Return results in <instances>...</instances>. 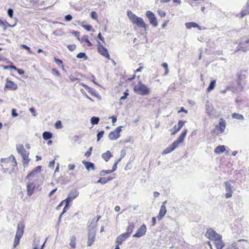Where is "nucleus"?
<instances>
[{
    "label": "nucleus",
    "mask_w": 249,
    "mask_h": 249,
    "mask_svg": "<svg viewBox=\"0 0 249 249\" xmlns=\"http://www.w3.org/2000/svg\"><path fill=\"white\" fill-rule=\"evenodd\" d=\"M1 162L2 169L4 172L13 170L17 165L16 160L13 155H11L7 158L2 159Z\"/></svg>",
    "instance_id": "obj_1"
},
{
    "label": "nucleus",
    "mask_w": 249,
    "mask_h": 249,
    "mask_svg": "<svg viewBox=\"0 0 249 249\" xmlns=\"http://www.w3.org/2000/svg\"><path fill=\"white\" fill-rule=\"evenodd\" d=\"M187 133V129H184L182 131L181 133L180 134V135L177 138V139L176 141H175L172 143V144H171L170 146H169L168 147H167L164 150V151H163V154H169L171 153L172 151H173L176 148L178 147L179 144L183 142Z\"/></svg>",
    "instance_id": "obj_2"
},
{
    "label": "nucleus",
    "mask_w": 249,
    "mask_h": 249,
    "mask_svg": "<svg viewBox=\"0 0 249 249\" xmlns=\"http://www.w3.org/2000/svg\"><path fill=\"white\" fill-rule=\"evenodd\" d=\"M127 15L133 24L136 25L139 28L143 29L145 31L147 30V25L142 18L137 17L130 10L127 12Z\"/></svg>",
    "instance_id": "obj_3"
},
{
    "label": "nucleus",
    "mask_w": 249,
    "mask_h": 249,
    "mask_svg": "<svg viewBox=\"0 0 249 249\" xmlns=\"http://www.w3.org/2000/svg\"><path fill=\"white\" fill-rule=\"evenodd\" d=\"M16 149L18 154H20L22 157V163L24 167L28 166L30 159L29 158V152L26 151L24 146L22 144H17Z\"/></svg>",
    "instance_id": "obj_4"
},
{
    "label": "nucleus",
    "mask_w": 249,
    "mask_h": 249,
    "mask_svg": "<svg viewBox=\"0 0 249 249\" xmlns=\"http://www.w3.org/2000/svg\"><path fill=\"white\" fill-rule=\"evenodd\" d=\"M227 249H249V242L244 239H240L228 245Z\"/></svg>",
    "instance_id": "obj_5"
},
{
    "label": "nucleus",
    "mask_w": 249,
    "mask_h": 249,
    "mask_svg": "<svg viewBox=\"0 0 249 249\" xmlns=\"http://www.w3.org/2000/svg\"><path fill=\"white\" fill-rule=\"evenodd\" d=\"M237 84L238 89L240 90H242L245 85H246L247 78V71H240L237 73Z\"/></svg>",
    "instance_id": "obj_6"
},
{
    "label": "nucleus",
    "mask_w": 249,
    "mask_h": 249,
    "mask_svg": "<svg viewBox=\"0 0 249 249\" xmlns=\"http://www.w3.org/2000/svg\"><path fill=\"white\" fill-rule=\"evenodd\" d=\"M24 228L25 226L23 222H19L18 224L17 230L13 244V246L14 248L16 247L19 244L20 239L23 234Z\"/></svg>",
    "instance_id": "obj_7"
},
{
    "label": "nucleus",
    "mask_w": 249,
    "mask_h": 249,
    "mask_svg": "<svg viewBox=\"0 0 249 249\" xmlns=\"http://www.w3.org/2000/svg\"><path fill=\"white\" fill-rule=\"evenodd\" d=\"M134 91L141 95H148L150 93V89L141 82L134 87Z\"/></svg>",
    "instance_id": "obj_8"
},
{
    "label": "nucleus",
    "mask_w": 249,
    "mask_h": 249,
    "mask_svg": "<svg viewBox=\"0 0 249 249\" xmlns=\"http://www.w3.org/2000/svg\"><path fill=\"white\" fill-rule=\"evenodd\" d=\"M222 235L217 237V238L212 241L207 242V244L211 249H222L225 246V243L222 240Z\"/></svg>",
    "instance_id": "obj_9"
},
{
    "label": "nucleus",
    "mask_w": 249,
    "mask_h": 249,
    "mask_svg": "<svg viewBox=\"0 0 249 249\" xmlns=\"http://www.w3.org/2000/svg\"><path fill=\"white\" fill-rule=\"evenodd\" d=\"M226 124L225 120L223 118H220L218 124L216 125L213 129V133L216 135L223 133L226 128Z\"/></svg>",
    "instance_id": "obj_10"
},
{
    "label": "nucleus",
    "mask_w": 249,
    "mask_h": 249,
    "mask_svg": "<svg viewBox=\"0 0 249 249\" xmlns=\"http://www.w3.org/2000/svg\"><path fill=\"white\" fill-rule=\"evenodd\" d=\"M97 52L102 56L105 57L108 60L110 59V54L107 49L104 47L100 42H98L97 45Z\"/></svg>",
    "instance_id": "obj_11"
},
{
    "label": "nucleus",
    "mask_w": 249,
    "mask_h": 249,
    "mask_svg": "<svg viewBox=\"0 0 249 249\" xmlns=\"http://www.w3.org/2000/svg\"><path fill=\"white\" fill-rule=\"evenodd\" d=\"M122 127L123 126H119L117 127L115 130L111 131L108 134V138L111 141H114L120 138Z\"/></svg>",
    "instance_id": "obj_12"
},
{
    "label": "nucleus",
    "mask_w": 249,
    "mask_h": 249,
    "mask_svg": "<svg viewBox=\"0 0 249 249\" xmlns=\"http://www.w3.org/2000/svg\"><path fill=\"white\" fill-rule=\"evenodd\" d=\"M18 86L14 81L10 80L8 78L6 79V83L4 87V90H16L18 89Z\"/></svg>",
    "instance_id": "obj_13"
},
{
    "label": "nucleus",
    "mask_w": 249,
    "mask_h": 249,
    "mask_svg": "<svg viewBox=\"0 0 249 249\" xmlns=\"http://www.w3.org/2000/svg\"><path fill=\"white\" fill-rule=\"evenodd\" d=\"M205 236L209 239L212 241L217 238V237L221 235L217 233L212 228H209L207 230L205 234Z\"/></svg>",
    "instance_id": "obj_14"
},
{
    "label": "nucleus",
    "mask_w": 249,
    "mask_h": 249,
    "mask_svg": "<svg viewBox=\"0 0 249 249\" xmlns=\"http://www.w3.org/2000/svg\"><path fill=\"white\" fill-rule=\"evenodd\" d=\"M145 15L149 19V21L154 27H156L158 25L157 19L155 16V15L150 11H147L146 12Z\"/></svg>",
    "instance_id": "obj_15"
},
{
    "label": "nucleus",
    "mask_w": 249,
    "mask_h": 249,
    "mask_svg": "<svg viewBox=\"0 0 249 249\" xmlns=\"http://www.w3.org/2000/svg\"><path fill=\"white\" fill-rule=\"evenodd\" d=\"M237 51H241L243 52H246L249 50V39H243L242 41L240 43L238 47Z\"/></svg>",
    "instance_id": "obj_16"
},
{
    "label": "nucleus",
    "mask_w": 249,
    "mask_h": 249,
    "mask_svg": "<svg viewBox=\"0 0 249 249\" xmlns=\"http://www.w3.org/2000/svg\"><path fill=\"white\" fill-rule=\"evenodd\" d=\"M225 186V190L226 191V193L225 194V197L226 198H231L232 196L233 190H232V186L231 184L229 181H226L224 182Z\"/></svg>",
    "instance_id": "obj_17"
},
{
    "label": "nucleus",
    "mask_w": 249,
    "mask_h": 249,
    "mask_svg": "<svg viewBox=\"0 0 249 249\" xmlns=\"http://www.w3.org/2000/svg\"><path fill=\"white\" fill-rule=\"evenodd\" d=\"M146 227L145 224H142L137 230V232L133 235V237H141L143 236L146 232Z\"/></svg>",
    "instance_id": "obj_18"
},
{
    "label": "nucleus",
    "mask_w": 249,
    "mask_h": 249,
    "mask_svg": "<svg viewBox=\"0 0 249 249\" xmlns=\"http://www.w3.org/2000/svg\"><path fill=\"white\" fill-rule=\"evenodd\" d=\"M167 201L165 200L162 202V205L160 207V210L159 214L157 216V218L159 220H160L165 215L166 213L167 210L166 208V204Z\"/></svg>",
    "instance_id": "obj_19"
},
{
    "label": "nucleus",
    "mask_w": 249,
    "mask_h": 249,
    "mask_svg": "<svg viewBox=\"0 0 249 249\" xmlns=\"http://www.w3.org/2000/svg\"><path fill=\"white\" fill-rule=\"evenodd\" d=\"M42 166L40 165L36 167L31 172L27 175L26 178L29 179L31 178H35L40 172Z\"/></svg>",
    "instance_id": "obj_20"
},
{
    "label": "nucleus",
    "mask_w": 249,
    "mask_h": 249,
    "mask_svg": "<svg viewBox=\"0 0 249 249\" xmlns=\"http://www.w3.org/2000/svg\"><path fill=\"white\" fill-rule=\"evenodd\" d=\"M96 232L95 231H90L88 235L87 245L91 246L95 240Z\"/></svg>",
    "instance_id": "obj_21"
},
{
    "label": "nucleus",
    "mask_w": 249,
    "mask_h": 249,
    "mask_svg": "<svg viewBox=\"0 0 249 249\" xmlns=\"http://www.w3.org/2000/svg\"><path fill=\"white\" fill-rule=\"evenodd\" d=\"M79 195L78 192L74 189L71 191L68 195V197L65 199L66 201L71 202L75 199Z\"/></svg>",
    "instance_id": "obj_22"
},
{
    "label": "nucleus",
    "mask_w": 249,
    "mask_h": 249,
    "mask_svg": "<svg viewBox=\"0 0 249 249\" xmlns=\"http://www.w3.org/2000/svg\"><path fill=\"white\" fill-rule=\"evenodd\" d=\"M185 123V121L179 120L178 124V127L177 125H175L174 126V130L172 131L171 135H175L179 130H180V129L182 127Z\"/></svg>",
    "instance_id": "obj_23"
},
{
    "label": "nucleus",
    "mask_w": 249,
    "mask_h": 249,
    "mask_svg": "<svg viewBox=\"0 0 249 249\" xmlns=\"http://www.w3.org/2000/svg\"><path fill=\"white\" fill-rule=\"evenodd\" d=\"M129 237L128 235L125 233H123L116 238V243L121 245L123 242L125 241Z\"/></svg>",
    "instance_id": "obj_24"
},
{
    "label": "nucleus",
    "mask_w": 249,
    "mask_h": 249,
    "mask_svg": "<svg viewBox=\"0 0 249 249\" xmlns=\"http://www.w3.org/2000/svg\"><path fill=\"white\" fill-rule=\"evenodd\" d=\"M36 187V185L34 182H30L27 185V194L29 196H31L34 193Z\"/></svg>",
    "instance_id": "obj_25"
},
{
    "label": "nucleus",
    "mask_w": 249,
    "mask_h": 249,
    "mask_svg": "<svg viewBox=\"0 0 249 249\" xmlns=\"http://www.w3.org/2000/svg\"><path fill=\"white\" fill-rule=\"evenodd\" d=\"M15 24L12 25L10 24L5 19H0V27L4 30H5L8 27L12 28L14 27Z\"/></svg>",
    "instance_id": "obj_26"
},
{
    "label": "nucleus",
    "mask_w": 249,
    "mask_h": 249,
    "mask_svg": "<svg viewBox=\"0 0 249 249\" xmlns=\"http://www.w3.org/2000/svg\"><path fill=\"white\" fill-rule=\"evenodd\" d=\"M135 228V224L133 222H130L127 228L126 232H124L125 234L130 236L132 233L133 230Z\"/></svg>",
    "instance_id": "obj_27"
},
{
    "label": "nucleus",
    "mask_w": 249,
    "mask_h": 249,
    "mask_svg": "<svg viewBox=\"0 0 249 249\" xmlns=\"http://www.w3.org/2000/svg\"><path fill=\"white\" fill-rule=\"evenodd\" d=\"M82 162L85 166V167L87 169V170H88V171H89L90 169L93 171L95 170L94 164L93 163L91 162L86 161L85 160L83 161Z\"/></svg>",
    "instance_id": "obj_28"
},
{
    "label": "nucleus",
    "mask_w": 249,
    "mask_h": 249,
    "mask_svg": "<svg viewBox=\"0 0 249 249\" xmlns=\"http://www.w3.org/2000/svg\"><path fill=\"white\" fill-rule=\"evenodd\" d=\"M112 157V154L109 150L102 154V158L106 161H108Z\"/></svg>",
    "instance_id": "obj_29"
},
{
    "label": "nucleus",
    "mask_w": 249,
    "mask_h": 249,
    "mask_svg": "<svg viewBox=\"0 0 249 249\" xmlns=\"http://www.w3.org/2000/svg\"><path fill=\"white\" fill-rule=\"evenodd\" d=\"M185 26L187 29L197 28L199 30H201V27L197 23L193 22H187L185 23Z\"/></svg>",
    "instance_id": "obj_30"
},
{
    "label": "nucleus",
    "mask_w": 249,
    "mask_h": 249,
    "mask_svg": "<svg viewBox=\"0 0 249 249\" xmlns=\"http://www.w3.org/2000/svg\"><path fill=\"white\" fill-rule=\"evenodd\" d=\"M226 148L224 145H219L215 148L214 153L217 154H220L224 152Z\"/></svg>",
    "instance_id": "obj_31"
},
{
    "label": "nucleus",
    "mask_w": 249,
    "mask_h": 249,
    "mask_svg": "<svg viewBox=\"0 0 249 249\" xmlns=\"http://www.w3.org/2000/svg\"><path fill=\"white\" fill-rule=\"evenodd\" d=\"M113 178L109 177L108 178H101L97 181V183L104 184L107 182L108 181L113 179Z\"/></svg>",
    "instance_id": "obj_32"
},
{
    "label": "nucleus",
    "mask_w": 249,
    "mask_h": 249,
    "mask_svg": "<svg viewBox=\"0 0 249 249\" xmlns=\"http://www.w3.org/2000/svg\"><path fill=\"white\" fill-rule=\"evenodd\" d=\"M53 137V134L50 132L45 131L43 133V138L44 140H48L51 139Z\"/></svg>",
    "instance_id": "obj_33"
},
{
    "label": "nucleus",
    "mask_w": 249,
    "mask_h": 249,
    "mask_svg": "<svg viewBox=\"0 0 249 249\" xmlns=\"http://www.w3.org/2000/svg\"><path fill=\"white\" fill-rule=\"evenodd\" d=\"M216 84V81L215 80H212L208 87V88L207 89V91L209 92L211 91L212 90H213Z\"/></svg>",
    "instance_id": "obj_34"
},
{
    "label": "nucleus",
    "mask_w": 249,
    "mask_h": 249,
    "mask_svg": "<svg viewBox=\"0 0 249 249\" xmlns=\"http://www.w3.org/2000/svg\"><path fill=\"white\" fill-rule=\"evenodd\" d=\"M232 118L239 120H243L244 119V117L243 115L237 113H232Z\"/></svg>",
    "instance_id": "obj_35"
},
{
    "label": "nucleus",
    "mask_w": 249,
    "mask_h": 249,
    "mask_svg": "<svg viewBox=\"0 0 249 249\" xmlns=\"http://www.w3.org/2000/svg\"><path fill=\"white\" fill-rule=\"evenodd\" d=\"M70 246L72 249H75L76 248V237L74 235H73L71 238Z\"/></svg>",
    "instance_id": "obj_36"
},
{
    "label": "nucleus",
    "mask_w": 249,
    "mask_h": 249,
    "mask_svg": "<svg viewBox=\"0 0 249 249\" xmlns=\"http://www.w3.org/2000/svg\"><path fill=\"white\" fill-rule=\"evenodd\" d=\"M85 21H83L81 24H80V25L84 28L85 30H86L88 31H90L92 30V26L90 25L84 24Z\"/></svg>",
    "instance_id": "obj_37"
},
{
    "label": "nucleus",
    "mask_w": 249,
    "mask_h": 249,
    "mask_svg": "<svg viewBox=\"0 0 249 249\" xmlns=\"http://www.w3.org/2000/svg\"><path fill=\"white\" fill-rule=\"evenodd\" d=\"M55 62L59 66H61L62 69H64V67L63 65V61L58 58H57L56 57H54V58Z\"/></svg>",
    "instance_id": "obj_38"
},
{
    "label": "nucleus",
    "mask_w": 249,
    "mask_h": 249,
    "mask_svg": "<svg viewBox=\"0 0 249 249\" xmlns=\"http://www.w3.org/2000/svg\"><path fill=\"white\" fill-rule=\"evenodd\" d=\"M76 57L78 58H84V60H87L88 59V57L86 56V53H79L76 55Z\"/></svg>",
    "instance_id": "obj_39"
},
{
    "label": "nucleus",
    "mask_w": 249,
    "mask_h": 249,
    "mask_svg": "<svg viewBox=\"0 0 249 249\" xmlns=\"http://www.w3.org/2000/svg\"><path fill=\"white\" fill-rule=\"evenodd\" d=\"M99 121V118L98 117H92L91 118V123L92 124H98Z\"/></svg>",
    "instance_id": "obj_40"
},
{
    "label": "nucleus",
    "mask_w": 249,
    "mask_h": 249,
    "mask_svg": "<svg viewBox=\"0 0 249 249\" xmlns=\"http://www.w3.org/2000/svg\"><path fill=\"white\" fill-rule=\"evenodd\" d=\"M161 65L165 70L164 75H167L169 73L168 64L166 63H163Z\"/></svg>",
    "instance_id": "obj_41"
},
{
    "label": "nucleus",
    "mask_w": 249,
    "mask_h": 249,
    "mask_svg": "<svg viewBox=\"0 0 249 249\" xmlns=\"http://www.w3.org/2000/svg\"><path fill=\"white\" fill-rule=\"evenodd\" d=\"M69 203L70 202H68V201H66L65 206L64 208H63V212L61 213L60 216L63 215L65 213H66L68 210Z\"/></svg>",
    "instance_id": "obj_42"
},
{
    "label": "nucleus",
    "mask_w": 249,
    "mask_h": 249,
    "mask_svg": "<svg viewBox=\"0 0 249 249\" xmlns=\"http://www.w3.org/2000/svg\"><path fill=\"white\" fill-rule=\"evenodd\" d=\"M90 17L94 20H96L98 18V15L95 11H92L90 13Z\"/></svg>",
    "instance_id": "obj_43"
},
{
    "label": "nucleus",
    "mask_w": 249,
    "mask_h": 249,
    "mask_svg": "<svg viewBox=\"0 0 249 249\" xmlns=\"http://www.w3.org/2000/svg\"><path fill=\"white\" fill-rule=\"evenodd\" d=\"M67 48L71 52L74 51L76 48L75 44H71L67 46Z\"/></svg>",
    "instance_id": "obj_44"
},
{
    "label": "nucleus",
    "mask_w": 249,
    "mask_h": 249,
    "mask_svg": "<svg viewBox=\"0 0 249 249\" xmlns=\"http://www.w3.org/2000/svg\"><path fill=\"white\" fill-rule=\"evenodd\" d=\"M104 133L105 132L103 130H102L98 132L97 135V141H99L103 137Z\"/></svg>",
    "instance_id": "obj_45"
},
{
    "label": "nucleus",
    "mask_w": 249,
    "mask_h": 249,
    "mask_svg": "<svg viewBox=\"0 0 249 249\" xmlns=\"http://www.w3.org/2000/svg\"><path fill=\"white\" fill-rule=\"evenodd\" d=\"M121 160V159H119L117 161H116L114 164H113V167H112V170H111V171H112V172H114L117 169V164L118 163V162L120 161Z\"/></svg>",
    "instance_id": "obj_46"
},
{
    "label": "nucleus",
    "mask_w": 249,
    "mask_h": 249,
    "mask_svg": "<svg viewBox=\"0 0 249 249\" xmlns=\"http://www.w3.org/2000/svg\"><path fill=\"white\" fill-rule=\"evenodd\" d=\"M54 125H55V128L57 129L61 128L62 127V123L60 121H57L55 123Z\"/></svg>",
    "instance_id": "obj_47"
},
{
    "label": "nucleus",
    "mask_w": 249,
    "mask_h": 249,
    "mask_svg": "<svg viewBox=\"0 0 249 249\" xmlns=\"http://www.w3.org/2000/svg\"><path fill=\"white\" fill-rule=\"evenodd\" d=\"M51 72L53 74H54L55 75H56V76H58V77H59L60 76V72H59L58 71H57V70H56L55 69H53L52 70H51Z\"/></svg>",
    "instance_id": "obj_48"
},
{
    "label": "nucleus",
    "mask_w": 249,
    "mask_h": 249,
    "mask_svg": "<svg viewBox=\"0 0 249 249\" xmlns=\"http://www.w3.org/2000/svg\"><path fill=\"white\" fill-rule=\"evenodd\" d=\"M21 47L23 48V49H26L28 51V53H29L30 54L32 53V51L31 50L30 48L29 47L27 46V45H24V44H22L21 45Z\"/></svg>",
    "instance_id": "obj_49"
},
{
    "label": "nucleus",
    "mask_w": 249,
    "mask_h": 249,
    "mask_svg": "<svg viewBox=\"0 0 249 249\" xmlns=\"http://www.w3.org/2000/svg\"><path fill=\"white\" fill-rule=\"evenodd\" d=\"M206 112L210 115H212L213 114V111L212 109L208 107V105H206Z\"/></svg>",
    "instance_id": "obj_50"
},
{
    "label": "nucleus",
    "mask_w": 249,
    "mask_h": 249,
    "mask_svg": "<svg viewBox=\"0 0 249 249\" xmlns=\"http://www.w3.org/2000/svg\"><path fill=\"white\" fill-rule=\"evenodd\" d=\"M112 171H111V170H102L101 173H100V175L101 176H104L106 174H110V173H112Z\"/></svg>",
    "instance_id": "obj_51"
},
{
    "label": "nucleus",
    "mask_w": 249,
    "mask_h": 249,
    "mask_svg": "<svg viewBox=\"0 0 249 249\" xmlns=\"http://www.w3.org/2000/svg\"><path fill=\"white\" fill-rule=\"evenodd\" d=\"M92 150V147H90L88 149V150L85 153V156L87 158L89 157L91 154Z\"/></svg>",
    "instance_id": "obj_52"
},
{
    "label": "nucleus",
    "mask_w": 249,
    "mask_h": 249,
    "mask_svg": "<svg viewBox=\"0 0 249 249\" xmlns=\"http://www.w3.org/2000/svg\"><path fill=\"white\" fill-rule=\"evenodd\" d=\"M83 41L87 44V45L88 47H91L92 45V43L90 42L87 37L83 38Z\"/></svg>",
    "instance_id": "obj_53"
},
{
    "label": "nucleus",
    "mask_w": 249,
    "mask_h": 249,
    "mask_svg": "<svg viewBox=\"0 0 249 249\" xmlns=\"http://www.w3.org/2000/svg\"><path fill=\"white\" fill-rule=\"evenodd\" d=\"M13 10L11 9V8H9L8 10H7V14H8V16L10 18H12L13 17Z\"/></svg>",
    "instance_id": "obj_54"
},
{
    "label": "nucleus",
    "mask_w": 249,
    "mask_h": 249,
    "mask_svg": "<svg viewBox=\"0 0 249 249\" xmlns=\"http://www.w3.org/2000/svg\"><path fill=\"white\" fill-rule=\"evenodd\" d=\"M159 15L161 17H164L166 16V13L164 11L159 10L158 11Z\"/></svg>",
    "instance_id": "obj_55"
},
{
    "label": "nucleus",
    "mask_w": 249,
    "mask_h": 249,
    "mask_svg": "<svg viewBox=\"0 0 249 249\" xmlns=\"http://www.w3.org/2000/svg\"><path fill=\"white\" fill-rule=\"evenodd\" d=\"M71 33L73 34V35H74L75 36H77V39L78 40H79V34H80V33L78 32V31H72L71 32Z\"/></svg>",
    "instance_id": "obj_56"
},
{
    "label": "nucleus",
    "mask_w": 249,
    "mask_h": 249,
    "mask_svg": "<svg viewBox=\"0 0 249 249\" xmlns=\"http://www.w3.org/2000/svg\"><path fill=\"white\" fill-rule=\"evenodd\" d=\"M4 69H11L15 70L17 71L18 68H17L14 65H10V66H5Z\"/></svg>",
    "instance_id": "obj_57"
},
{
    "label": "nucleus",
    "mask_w": 249,
    "mask_h": 249,
    "mask_svg": "<svg viewBox=\"0 0 249 249\" xmlns=\"http://www.w3.org/2000/svg\"><path fill=\"white\" fill-rule=\"evenodd\" d=\"M16 111V109L15 108H13L12 109V115L13 117H17L18 115V113H17Z\"/></svg>",
    "instance_id": "obj_58"
},
{
    "label": "nucleus",
    "mask_w": 249,
    "mask_h": 249,
    "mask_svg": "<svg viewBox=\"0 0 249 249\" xmlns=\"http://www.w3.org/2000/svg\"><path fill=\"white\" fill-rule=\"evenodd\" d=\"M109 119L111 118L112 119V124L113 125H114L115 123L117 121V117L115 116H111V117H109Z\"/></svg>",
    "instance_id": "obj_59"
},
{
    "label": "nucleus",
    "mask_w": 249,
    "mask_h": 249,
    "mask_svg": "<svg viewBox=\"0 0 249 249\" xmlns=\"http://www.w3.org/2000/svg\"><path fill=\"white\" fill-rule=\"evenodd\" d=\"M128 95V90H127L126 91L124 92V95L121 97L120 99L121 100L125 99L126 98V97Z\"/></svg>",
    "instance_id": "obj_60"
},
{
    "label": "nucleus",
    "mask_w": 249,
    "mask_h": 249,
    "mask_svg": "<svg viewBox=\"0 0 249 249\" xmlns=\"http://www.w3.org/2000/svg\"><path fill=\"white\" fill-rule=\"evenodd\" d=\"M98 38L103 42V43H105V39L102 36L101 33H99L98 34Z\"/></svg>",
    "instance_id": "obj_61"
},
{
    "label": "nucleus",
    "mask_w": 249,
    "mask_h": 249,
    "mask_svg": "<svg viewBox=\"0 0 249 249\" xmlns=\"http://www.w3.org/2000/svg\"><path fill=\"white\" fill-rule=\"evenodd\" d=\"M65 18L66 21H70L72 19V17L71 15H67L65 16Z\"/></svg>",
    "instance_id": "obj_62"
},
{
    "label": "nucleus",
    "mask_w": 249,
    "mask_h": 249,
    "mask_svg": "<svg viewBox=\"0 0 249 249\" xmlns=\"http://www.w3.org/2000/svg\"><path fill=\"white\" fill-rule=\"evenodd\" d=\"M54 164H55V160H53L49 162V166L51 168H54Z\"/></svg>",
    "instance_id": "obj_63"
},
{
    "label": "nucleus",
    "mask_w": 249,
    "mask_h": 249,
    "mask_svg": "<svg viewBox=\"0 0 249 249\" xmlns=\"http://www.w3.org/2000/svg\"><path fill=\"white\" fill-rule=\"evenodd\" d=\"M184 112L185 113H187L188 112V111L187 110H185L183 107H181L180 109V110H179L178 111V113H180V112Z\"/></svg>",
    "instance_id": "obj_64"
}]
</instances>
